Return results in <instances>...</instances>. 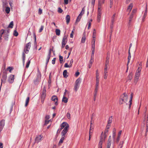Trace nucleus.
<instances>
[{"instance_id":"51","label":"nucleus","mask_w":148,"mask_h":148,"mask_svg":"<svg viewBox=\"0 0 148 148\" xmlns=\"http://www.w3.org/2000/svg\"><path fill=\"white\" fill-rule=\"evenodd\" d=\"M131 58H128V61L127 64V70L128 69V65L129 64L130 62V61Z\"/></svg>"},{"instance_id":"45","label":"nucleus","mask_w":148,"mask_h":148,"mask_svg":"<svg viewBox=\"0 0 148 148\" xmlns=\"http://www.w3.org/2000/svg\"><path fill=\"white\" fill-rule=\"evenodd\" d=\"M50 56H47V58L46 59V64L47 65L49 62V60L50 58Z\"/></svg>"},{"instance_id":"57","label":"nucleus","mask_w":148,"mask_h":148,"mask_svg":"<svg viewBox=\"0 0 148 148\" xmlns=\"http://www.w3.org/2000/svg\"><path fill=\"white\" fill-rule=\"evenodd\" d=\"M75 30V29H73V31L72 32L71 34H70V37L71 38H73V34H74L73 30Z\"/></svg>"},{"instance_id":"62","label":"nucleus","mask_w":148,"mask_h":148,"mask_svg":"<svg viewBox=\"0 0 148 148\" xmlns=\"http://www.w3.org/2000/svg\"><path fill=\"white\" fill-rule=\"evenodd\" d=\"M56 59V58H54L52 60V63L53 64H54L55 63V61Z\"/></svg>"},{"instance_id":"49","label":"nucleus","mask_w":148,"mask_h":148,"mask_svg":"<svg viewBox=\"0 0 148 148\" xmlns=\"http://www.w3.org/2000/svg\"><path fill=\"white\" fill-rule=\"evenodd\" d=\"M62 10L60 8H59L58 9V12L59 13H61L62 12Z\"/></svg>"},{"instance_id":"42","label":"nucleus","mask_w":148,"mask_h":148,"mask_svg":"<svg viewBox=\"0 0 148 148\" xmlns=\"http://www.w3.org/2000/svg\"><path fill=\"white\" fill-rule=\"evenodd\" d=\"M30 63V60H28L27 62V64L25 66V68H27L29 67V65Z\"/></svg>"},{"instance_id":"61","label":"nucleus","mask_w":148,"mask_h":148,"mask_svg":"<svg viewBox=\"0 0 148 148\" xmlns=\"http://www.w3.org/2000/svg\"><path fill=\"white\" fill-rule=\"evenodd\" d=\"M95 53V49H92V51L91 56H92V57H93L94 54Z\"/></svg>"},{"instance_id":"32","label":"nucleus","mask_w":148,"mask_h":148,"mask_svg":"<svg viewBox=\"0 0 148 148\" xmlns=\"http://www.w3.org/2000/svg\"><path fill=\"white\" fill-rule=\"evenodd\" d=\"M79 85L75 84V85L74 86V90L75 92H76L77 91L78 89V88L79 87Z\"/></svg>"},{"instance_id":"58","label":"nucleus","mask_w":148,"mask_h":148,"mask_svg":"<svg viewBox=\"0 0 148 148\" xmlns=\"http://www.w3.org/2000/svg\"><path fill=\"white\" fill-rule=\"evenodd\" d=\"M64 67L66 68L71 67L69 65H68L67 63H66L65 64Z\"/></svg>"},{"instance_id":"44","label":"nucleus","mask_w":148,"mask_h":148,"mask_svg":"<svg viewBox=\"0 0 148 148\" xmlns=\"http://www.w3.org/2000/svg\"><path fill=\"white\" fill-rule=\"evenodd\" d=\"M14 35L15 36H16L18 35V32L16 31V30H14V33H13Z\"/></svg>"},{"instance_id":"17","label":"nucleus","mask_w":148,"mask_h":148,"mask_svg":"<svg viewBox=\"0 0 148 148\" xmlns=\"http://www.w3.org/2000/svg\"><path fill=\"white\" fill-rule=\"evenodd\" d=\"M101 9H98V13L97 15V21L99 22L100 21V19L101 18Z\"/></svg>"},{"instance_id":"53","label":"nucleus","mask_w":148,"mask_h":148,"mask_svg":"<svg viewBox=\"0 0 148 148\" xmlns=\"http://www.w3.org/2000/svg\"><path fill=\"white\" fill-rule=\"evenodd\" d=\"M109 63V60L108 59H107V60H106L105 65L106 66H108V64Z\"/></svg>"},{"instance_id":"24","label":"nucleus","mask_w":148,"mask_h":148,"mask_svg":"<svg viewBox=\"0 0 148 148\" xmlns=\"http://www.w3.org/2000/svg\"><path fill=\"white\" fill-rule=\"evenodd\" d=\"M25 53L24 51L23 52V54H22L23 61V65L24 66V64H25Z\"/></svg>"},{"instance_id":"29","label":"nucleus","mask_w":148,"mask_h":148,"mask_svg":"<svg viewBox=\"0 0 148 148\" xmlns=\"http://www.w3.org/2000/svg\"><path fill=\"white\" fill-rule=\"evenodd\" d=\"M67 72L66 70H64L63 72V76L65 78H66L68 76V75H67Z\"/></svg>"},{"instance_id":"7","label":"nucleus","mask_w":148,"mask_h":148,"mask_svg":"<svg viewBox=\"0 0 148 148\" xmlns=\"http://www.w3.org/2000/svg\"><path fill=\"white\" fill-rule=\"evenodd\" d=\"M10 29L8 27L6 30H4L2 29L1 31V34H0V40L1 39V37L2 36V34H7L9 33Z\"/></svg>"},{"instance_id":"25","label":"nucleus","mask_w":148,"mask_h":148,"mask_svg":"<svg viewBox=\"0 0 148 148\" xmlns=\"http://www.w3.org/2000/svg\"><path fill=\"white\" fill-rule=\"evenodd\" d=\"M133 5L132 3H130L129 6L128 7L127 11L129 12H130L131 10L132 7H133Z\"/></svg>"},{"instance_id":"9","label":"nucleus","mask_w":148,"mask_h":148,"mask_svg":"<svg viewBox=\"0 0 148 148\" xmlns=\"http://www.w3.org/2000/svg\"><path fill=\"white\" fill-rule=\"evenodd\" d=\"M5 120L2 119L0 121V132L2 130L5 124Z\"/></svg>"},{"instance_id":"55","label":"nucleus","mask_w":148,"mask_h":148,"mask_svg":"<svg viewBox=\"0 0 148 148\" xmlns=\"http://www.w3.org/2000/svg\"><path fill=\"white\" fill-rule=\"evenodd\" d=\"M7 69H9V72H11V71H12L13 69V68L12 67H8V68Z\"/></svg>"},{"instance_id":"31","label":"nucleus","mask_w":148,"mask_h":148,"mask_svg":"<svg viewBox=\"0 0 148 148\" xmlns=\"http://www.w3.org/2000/svg\"><path fill=\"white\" fill-rule=\"evenodd\" d=\"M68 99L66 97V96H63L62 99V101L64 102V103H66L68 102Z\"/></svg>"},{"instance_id":"28","label":"nucleus","mask_w":148,"mask_h":148,"mask_svg":"<svg viewBox=\"0 0 148 148\" xmlns=\"http://www.w3.org/2000/svg\"><path fill=\"white\" fill-rule=\"evenodd\" d=\"M86 39V35L85 34H84L82 38L81 42L82 43H84Z\"/></svg>"},{"instance_id":"18","label":"nucleus","mask_w":148,"mask_h":148,"mask_svg":"<svg viewBox=\"0 0 148 148\" xmlns=\"http://www.w3.org/2000/svg\"><path fill=\"white\" fill-rule=\"evenodd\" d=\"M67 36H64L62 40V43L66 44L67 41Z\"/></svg>"},{"instance_id":"27","label":"nucleus","mask_w":148,"mask_h":148,"mask_svg":"<svg viewBox=\"0 0 148 148\" xmlns=\"http://www.w3.org/2000/svg\"><path fill=\"white\" fill-rule=\"evenodd\" d=\"M81 79L79 78L77 79L75 82V84L79 85V84L81 82Z\"/></svg>"},{"instance_id":"60","label":"nucleus","mask_w":148,"mask_h":148,"mask_svg":"<svg viewBox=\"0 0 148 148\" xmlns=\"http://www.w3.org/2000/svg\"><path fill=\"white\" fill-rule=\"evenodd\" d=\"M99 86L95 85V88L94 91L97 92Z\"/></svg>"},{"instance_id":"48","label":"nucleus","mask_w":148,"mask_h":148,"mask_svg":"<svg viewBox=\"0 0 148 148\" xmlns=\"http://www.w3.org/2000/svg\"><path fill=\"white\" fill-rule=\"evenodd\" d=\"M146 131L147 132L148 131V119L146 121Z\"/></svg>"},{"instance_id":"46","label":"nucleus","mask_w":148,"mask_h":148,"mask_svg":"<svg viewBox=\"0 0 148 148\" xmlns=\"http://www.w3.org/2000/svg\"><path fill=\"white\" fill-rule=\"evenodd\" d=\"M93 62V57L91 56L90 60L89 61V64H92Z\"/></svg>"},{"instance_id":"35","label":"nucleus","mask_w":148,"mask_h":148,"mask_svg":"<svg viewBox=\"0 0 148 148\" xmlns=\"http://www.w3.org/2000/svg\"><path fill=\"white\" fill-rule=\"evenodd\" d=\"M5 8H6L5 10L7 14L9 13L10 11V8L9 7H5Z\"/></svg>"},{"instance_id":"34","label":"nucleus","mask_w":148,"mask_h":148,"mask_svg":"<svg viewBox=\"0 0 148 148\" xmlns=\"http://www.w3.org/2000/svg\"><path fill=\"white\" fill-rule=\"evenodd\" d=\"M29 97H27V99H26V103H25V107H26L27 106L28 103L29 102Z\"/></svg>"},{"instance_id":"37","label":"nucleus","mask_w":148,"mask_h":148,"mask_svg":"<svg viewBox=\"0 0 148 148\" xmlns=\"http://www.w3.org/2000/svg\"><path fill=\"white\" fill-rule=\"evenodd\" d=\"M9 35L7 34H4V38L5 40H8V36Z\"/></svg>"},{"instance_id":"47","label":"nucleus","mask_w":148,"mask_h":148,"mask_svg":"<svg viewBox=\"0 0 148 148\" xmlns=\"http://www.w3.org/2000/svg\"><path fill=\"white\" fill-rule=\"evenodd\" d=\"M42 9H41L40 8H39V9L38 11V14L39 15L41 14L42 13Z\"/></svg>"},{"instance_id":"21","label":"nucleus","mask_w":148,"mask_h":148,"mask_svg":"<svg viewBox=\"0 0 148 148\" xmlns=\"http://www.w3.org/2000/svg\"><path fill=\"white\" fill-rule=\"evenodd\" d=\"M133 94L132 93H131V97L130 98V100L129 101L130 104H129V108H130L131 107V105L132 104V98H133Z\"/></svg>"},{"instance_id":"36","label":"nucleus","mask_w":148,"mask_h":148,"mask_svg":"<svg viewBox=\"0 0 148 148\" xmlns=\"http://www.w3.org/2000/svg\"><path fill=\"white\" fill-rule=\"evenodd\" d=\"M13 22L11 21L10 24L9 25L8 28H12L13 26Z\"/></svg>"},{"instance_id":"26","label":"nucleus","mask_w":148,"mask_h":148,"mask_svg":"<svg viewBox=\"0 0 148 148\" xmlns=\"http://www.w3.org/2000/svg\"><path fill=\"white\" fill-rule=\"evenodd\" d=\"M112 116H111L109 118L108 121V126H110V124L111 123L112 121Z\"/></svg>"},{"instance_id":"59","label":"nucleus","mask_w":148,"mask_h":148,"mask_svg":"<svg viewBox=\"0 0 148 148\" xmlns=\"http://www.w3.org/2000/svg\"><path fill=\"white\" fill-rule=\"evenodd\" d=\"M53 51V49H50L49 50V53L48 54V56H51V51Z\"/></svg>"},{"instance_id":"4","label":"nucleus","mask_w":148,"mask_h":148,"mask_svg":"<svg viewBox=\"0 0 148 148\" xmlns=\"http://www.w3.org/2000/svg\"><path fill=\"white\" fill-rule=\"evenodd\" d=\"M46 89L45 86H44L43 89L42 93L41 95V102L42 103H43L44 102V100L46 96Z\"/></svg>"},{"instance_id":"39","label":"nucleus","mask_w":148,"mask_h":148,"mask_svg":"<svg viewBox=\"0 0 148 148\" xmlns=\"http://www.w3.org/2000/svg\"><path fill=\"white\" fill-rule=\"evenodd\" d=\"M123 143V141H121L119 144L118 146V148H122Z\"/></svg>"},{"instance_id":"43","label":"nucleus","mask_w":148,"mask_h":148,"mask_svg":"<svg viewBox=\"0 0 148 148\" xmlns=\"http://www.w3.org/2000/svg\"><path fill=\"white\" fill-rule=\"evenodd\" d=\"M96 86H99V78H96Z\"/></svg>"},{"instance_id":"15","label":"nucleus","mask_w":148,"mask_h":148,"mask_svg":"<svg viewBox=\"0 0 148 148\" xmlns=\"http://www.w3.org/2000/svg\"><path fill=\"white\" fill-rule=\"evenodd\" d=\"M103 132H102L101 134L100 140L99 144V148H102V145L103 142V138L102 136V135L103 134Z\"/></svg>"},{"instance_id":"3","label":"nucleus","mask_w":148,"mask_h":148,"mask_svg":"<svg viewBox=\"0 0 148 148\" xmlns=\"http://www.w3.org/2000/svg\"><path fill=\"white\" fill-rule=\"evenodd\" d=\"M141 68V67H138V69L136 70L134 77V82L136 84L137 83L139 79V77L140 74Z\"/></svg>"},{"instance_id":"16","label":"nucleus","mask_w":148,"mask_h":148,"mask_svg":"<svg viewBox=\"0 0 148 148\" xmlns=\"http://www.w3.org/2000/svg\"><path fill=\"white\" fill-rule=\"evenodd\" d=\"M14 75H11L8 77V82L10 83H12L14 80Z\"/></svg>"},{"instance_id":"12","label":"nucleus","mask_w":148,"mask_h":148,"mask_svg":"<svg viewBox=\"0 0 148 148\" xmlns=\"http://www.w3.org/2000/svg\"><path fill=\"white\" fill-rule=\"evenodd\" d=\"M111 136H109L108 140L107 141V144L106 145V148H110L111 144Z\"/></svg>"},{"instance_id":"41","label":"nucleus","mask_w":148,"mask_h":148,"mask_svg":"<svg viewBox=\"0 0 148 148\" xmlns=\"http://www.w3.org/2000/svg\"><path fill=\"white\" fill-rule=\"evenodd\" d=\"M96 32L95 29H93V38H95L96 37Z\"/></svg>"},{"instance_id":"20","label":"nucleus","mask_w":148,"mask_h":148,"mask_svg":"<svg viewBox=\"0 0 148 148\" xmlns=\"http://www.w3.org/2000/svg\"><path fill=\"white\" fill-rule=\"evenodd\" d=\"M147 5H146V10L145 11V12L144 13L143 16V18H142V21L144 22L145 21V19L146 16L147 14Z\"/></svg>"},{"instance_id":"38","label":"nucleus","mask_w":148,"mask_h":148,"mask_svg":"<svg viewBox=\"0 0 148 148\" xmlns=\"http://www.w3.org/2000/svg\"><path fill=\"white\" fill-rule=\"evenodd\" d=\"M59 57L60 63L62 64L63 63V57L60 55Z\"/></svg>"},{"instance_id":"14","label":"nucleus","mask_w":148,"mask_h":148,"mask_svg":"<svg viewBox=\"0 0 148 148\" xmlns=\"http://www.w3.org/2000/svg\"><path fill=\"white\" fill-rule=\"evenodd\" d=\"M42 138V135H38L36 136L35 140L36 143H38L41 140V139Z\"/></svg>"},{"instance_id":"23","label":"nucleus","mask_w":148,"mask_h":148,"mask_svg":"<svg viewBox=\"0 0 148 148\" xmlns=\"http://www.w3.org/2000/svg\"><path fill=\"white\" fill-rule=\"evenodd\" d=\"M116 16V14L115 13L114 14L112 17V20H111V23L112 24V25H113L114 23V22L115 21V17Z\"/></svg>"},{"instance_id":"50","label":"nucleus","mask_w":148,"mask_h":148,"mask_svg":"<svg viewBox=\"0 0 148 148\" xmlns=\"http://www.w3.org/2000/svg\"><path fill=\"white\" fill-rule=\"evenodd\" d=\"M128 78L129 80H131L132 78V75L131 73L129 74L128 77Z\"/></svg>"},{"instance_id":"52","label":"nucleus","mask_w":148,"mask_h":148,"mask_svg":"<svg viewBox=\"0 0 148 148\" xmlns=\"http://www.w3.org/2000/svg\"><path fill=\"white\" fill-rule=\"evenodd\" d=\"M73 59H72L70 61V64H69V65H70V66L71 67H72V64L73 63Z\"/></svg>"},{"instance_id":"8","label":"nucleus","mask_w":148,"mask_h":148,"mask_svg":"<svg viewBox=\"0 0 148 148\" xmlns=\"http://www.w3.org/2000/svg\"><path fill=\"white\" fill-rule=\"evenodd\" d=\"M52 101L55 102V105L57 106L58 104V97L56 95H53L52 96L51 99Z\"/></svg>"},{"instance_id":"13","label":"nucleus","mask_w":148,"mask_h":148,"mask_svg":"<svg viewBox=\"0 0 148 148\" xmlns=\"http://www.w3.org/2000/svg\"><path fill=\"white\" fill-rule=\"evenodd\" d=\"M7 78V75L6 73H3V75L2 78L1 79L2 82H3V83H5L6 81Z\"/></svg>"},{"instance_id":"54","label":"nucleus","mask_w":148,"mask_h":148,"mask_svg":"<svg viewBox=\"0 0 148 148\" xmlns=\"http://www.w3.org/2000/svg\"><path fill=\"white\" fill-rule=\"evenodd\" d=\"M67 117L69 119H70L71 118V115L68 112L67 114L66 115Z\"/></svg>"},{"instance_id":"40","label":"nucleus","mask_w":148,"mask_h":148,"mask_svg":"<svg viewBox=\"0 0 148 148\" xmlns=\"http://www.w3.org/2000/svg\"><path fill=\"white\" fill-rule=\"evenodd\" d=\"M95 0H89V3L91 2L92 5L93 7H94L95 4Z\"/></svg>"},{"instance_id":"5","label":"nucleus","mask_w":148,"mask_h":148,"mask_svg":"<svg viewBox=\"0 0 148 148\" xmlns=\"http://www.w3.org/2000/svg\"><path fill=\"white\" fill-rule=\"evenodd\" d=\"M31 42H29L26 45L24 50L26 53L27 54L28 53L29 50L30 49L31 47Z\"/></svg>"},{"instance_id":"11","label":"nucleus","mask_w":148,"mask_h":148,"mask_svg":"<svg viewBox=\"0 0 148 148\" xmlns=\"http://www.w3.org/2000/svg\"><path fill=\"white\" fill-rule=\"evenodd\" d=\"M105 0H99L98 3V9H101V8L103 4L104 3Z\"/></svg>"},{"instance_id":"10","label":"nucleus","mask_w":148,"mask_h":148,"mask_svg":"<svg viewBox=\"0 0 148 148\" xmlns=\"http://www.w3.org/2000/svg\"><path fill=\"white\" fill-rule=\"evenodd\" d=\"M66 134V133H61L62 135V137L60 139L58 143V145H60V144L63 143V140L65 139V135Z\"/></svg>"},{"instance_id":"2","label":"nucleus","mask_w":148,"mask_h":148,"mask_svg":"<svg viewBox=\"0 0 148 148\" xmlns=\"http://www.w3.org/2000/svg\"><path fill=\"white\" fill-rule=\"evenodd\" d=\"M128 96L125 93H124L121 96L119 101V104L120 105L123 104L124 103H126L127 101Z\"/></svg>"},{"instance_id":"30","label":"nucleus","mask_w":148,"mask_h":148,"mask_svg":"<svg viewBox=\"0 0 148 148\" xmlns=\"http://www.w3.org/2000/svg\"><path fill=\"white\" fill-rule=\"evenodd\" d=\"M116 130L115 128H114L113 131H112V133H113V135L112 137L114 139L115 138V137L116 135Z\"/></svg>"},{"instance_id":"56","label":"nucleus","mask_w":148,"mask_h":148,"mask_svg":"<svg viewBox=\"0 0 148 148\" xmlns=\"http://www.w3.org/2000/svg\"><path fill=\"white\" fill-rule=\"evenodd\" d=\"M43 28H44V26H41V27L40 28V29H39V33L42 32V30H43Z\"/></svg>"},{"instance_id":"33","label":"nucleus","mask_w":148,"mask_h":148,"mask_svg":"<svg viewBox=\"0 0 148 148\" xmlns=\"http://www.w3.org/2000/svg\"><path fill=\"white\" fill-rule=\"evenodd\" d=\"M60 30L58 29H56V35L59 36L60 34Z\"/></svg>"},{"instance_id":"1","label":"nucleus","mask_w":148,"mask_h":148,"mask_svg":"<svg viewBox=\"0 0 148 148\" xmlns=\"http://www.w3.org/2000/svg\"><path fill=\"white\" fill-rule=\"evenodd\" d=\"M60 127V131L64 128L61 133H66L69 129V126L67 123L64 122L61 124Z\"/></svg>"},{"instance_id":"6","label":"nucleus","mask_w":148,"mask_h":148,"mask_svg":"<svg viewBox=\"0 0 148 148\" xmlns=\"http://www.w3.org/2000/svg\"><path fill=\"white\" fill-rule=\"evenodd\" d=\"M41 79V74L39 72L37 75V78L34 81V83L36 85L38 84L40 82Z\"/></svg>"},{"instance_id":"22","label":"nucleus","mask_w":148,"mask_h":148,"mask_svg":"<svg viewBox=\"0 0 148 148\" xmlns=\"http://www.w3.org/2000/svg\"><path fill=\"white\" fill-rule=\"evenodd\" d=\"M70 17L69 15H67L66 16V23L68 24L70 21Z\"/></svg>"},{"instance_id":"19","label":"nucleus","mask_w":148,"mask_h":148,"mask_svg":"<svg viewBox=\"0 0 148 148\" xmlns=\"http://www.w3.org/2000/svg\"><path fill=\"white\" fill-rule=\"evenodd\" d=\"M8 3L6 0H3V8L8 7Z\"/></svg>"},{"instance_id":"64","label":"nucleus","mask_w":148,"mask_h":148,"mask_svg":"<svg viewBox=\"0 0 148 148\" xmlns=\"http://www.w3.org/2000/svg\"><path fill=\"white\" fill-rule=\"evenodd\" d=\"M104 78L105 79H106L107 78L108 74L107 73L104 74Z\"/></svg>"},{"instance_id":"63","label":"nucleus","mask_w":148,"mask_h":148,"mask_svg":"<svg viewBox=\"0 0 148 148\" xmlns=\"http://www.w3.org/2000/svg\"><path fill=\"white\" fill-rule=\"evenodd\" d=\"M50 120H46L45 121V125H47V124H48L49 122L50 121Z\"/></svg>"}]
</instances>
